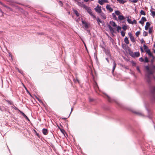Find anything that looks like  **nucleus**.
<instances>
[{
  "label": "nucleus",
  "mask_w": 155,
  "mask_h": 155,
  "mask_svg": "<svg viewBox=\"0 0 155 155\" xmlns=\"http://www.w3.org/2000/svg\"><path fill=\"white\" fill-rule=\"evenodd\" d=\"M148 27L145 26V30H148Z\"/></svg>",
  "instance_id": "a18cd8bd"
},
{
  "label": "nucleus",
  "mask_w": 155,
  "mask_h": 155,
  "mask_svg": "<svg viewBox=\"0 0 155 155\" xmlns=\"http://www.w3.org/2000/svg\"><path fill=\"white\" fill-rule=\"evenodd\" d=\"M97 21L99 25V23L101 22V20L99 18H97Z\"/></svg>",
  "instance_id": "473e14b6"
},
{
  "label": "nucleus",
  "mask_w": 155,
  "mask_h": 155,
  "mask_svg": "<svg viewBox=\"0 0 155 155\" xmlns=\"http://www.w3.org/2000/svg\"><path fill=\"white\" fill-rule=\"evenodd\" d=\"M83 41V43H84V44L85 47H86V45L85 44V43Z\"/></svg>",
  "instance_id": "4d7b16f0"
},
{
  "label": "nucleus",
  "mask_w": 155,
  "mask_h": 155,
  "mask_svg": "<svg viewBox=\"0 0 155 155\" xmlns=\"http://www.w3.org/2000/svg\"><path fill=\"white\" fill-rule=\"evenodd\" d=\"M125 42L127 44H128L129 43V41L127 38L125 37L124 39Z\"/></svg>",
  "instance_id": "4468645a"
},
{
  "label": "nucleus",
  "mask_w": 155,
  "mask_h": 155,
  "mask_svg": "<svg viewBox=\"0 0 155 155\" xmlns=\"http://www.w3.org/2000/svg\"><path fill=\"white\" fill-rule=\"evenodd\" d=\"M115 13L118 16V18L120 20H123L125 19L124 17L122 15H121L120 12L118 11H115Z\"/></svg>",
  "instance_id": "7ed1b4c3"
},
{
  "label": "nucleus",
  "mask_w": 155,
  "mask_h": 155,
  "mask_svg": "<svg viewBox=\"0 0 155 155\" xmlns=\"http://www.w3.org/2000/svg\"><path fill=\"white\" fill-rule=\"evenodd\" d=\"M116 14L115 13H113L112 14V17H113V18L115 19H117V18L116 17Z\"/></svg>",
  "instance_id": "5701e85b"
},
{
  "label": "nucleus",
  "mask_w": 155,
  "mask_h": 155,
  "mask_svg": "<svg viewBox=\"0 0 155 155\" xmlns=\"http://www.w3.org/2000/svg\"><path fill=\"white\" fill-rule=\"evenodd\" d=\"M133 65H135L136 64L134 62H133Z\"/></svg>",
  "instance_id": "5fc2aeb1"
},
{
  "label": "nucleus",
  "mask_w": 155,
  "mask_h": 155,
  "mask_svg": "<svg viewBox=\"0 0 155 155\" xmlns=\"http://www.w3.org/2000/svg\"><path fill=\"white\" fill-rule=\"evenodd\" d=\"M78 4L79 6L83 7V8H84V6H85L86 5L83 3V2H78Z\"/></svg>",
  "instance_id": "0eeeda50"
},
{
  "label": "nucleus",
  "mask_w": 155,
  "mask_h": 155,
  "mask_svg": "<svg viewBox=\"0 0 155 155\" xmlns=\"http://www.w3.org/2000/svg\"><path fill=\"white\" fill-rule=\"evenodd\" d=\"M101 13V16L103 17V18L104 19H105L106 18V16L105 15V14L104 13L101 12V13Z\"/></svg>",
  "instance_id": "4be33fe9"
},
{
  "label": "nucleus",
  "mask_w": 155,
  "mask_h": 155,
  "mask_svg": "<svg viewBox=\"0 0 155 155\" xmlns=\"http://www.w3.org/2000/svg\"><path fill=\"white\" fill-rule=\"evenodd\" d=\"M148 33L147 32L145 31H144L143 33V35L144 36H146L147 35Z\"/></svg>",
  "instance_id": "bb28decb"
},
{
  "label": "nucleus",
  "mask_w": 155,
  "mask_h": 155,
  "mask_svg": "<svg viewBox=\"0 0 155 155\" xmlns=\"http://www.w3.org/2000/svg\"><path fill=\"white\" fill-rule=\"evenodd\" d=\"M141 43H143V42H145L143 40V39H142L141 41Z\"/></svg>",
  "instance_id": "8fccbe9b"
},
{
  "label": "nucleus",
  "mask_w": 155,
  "mask_h": 155,
  "mask_svg": "<svg viewBox=\"0 0 155 155\" xmlns=\"http://www.w3.org/2000/svg\"><path fill=\"white\" fill-rule=\"evenodd\" d=\"M120 3L124 4L126 2V1L123 0H117Z\"/></svg>",
  "instance_id": "dca6fc26"
},
{
  "label": "nucleus",
  "mask_w": 155,
  "mask_h": 155,
  "mask_svg": "<svg viewBox=\"0 0 155 155\" xmlns=\"http://www.w3.org/2000/svg\"><path fill=\"white\" fill-rule=\"evenodd\" d=\"M84 8L85 9L87 12L90 14V15H91L94 18H96L95 15H94L92 13L90 7L86 5L85 6H84Z\"/></svg>",
  "instance_id": "f03ea898"
},
{
  "label": "nucleus",
  "mask_w": 155,
  "mask_h": 155,
  "mask_svg": "<svg viewBox=\"0 0 155 155\" xmlns=\"http://www.w3.org/2000/svg\"><path fill=\"white\" fill-rule=\"evenodd\" d=\"M145 68L147 73V80L148 83H150L151 81V77L150 75L153 74V70L151 68L149 67L148 66H145Z\"/></svg>",
  "instance_id": "f257e3e1"
},
{
  "label": "nucleus",
  "mask_w": 155,
  "mask_h": 155,
  "mask_svg": "<svg viewBox=\"0 0 155 155\" xmlns=\"http://www.w3.org/2000/svg\"><path fill=\"white\" fill-rule=\"evenodd\" d=\"M20 112L21 113V114L24 117H25V118H26V119H28V117H27L25 115V114L23 113V112H21V111H20Z\"/></svg>",
  "instance_id": "393cba45"
},
{
  "label": "nucleus",
  "mask_w": 155,
  "mask_h": 155,
  "mask_svg": "<svg viewBox=\"0 0 155 155\" xmlns=\"http://www.w3.org/2000/svg\"><path fill=\"white\" fill-rule=\"evenodd\" d=\"M122 28L124 30H126L127 29V26L126 25H124L122 27Z\"/></svg>",
  "instance_id": "c9c22d12"
},
{
  "label": "nucleus",
  "mask_w": 155,
  "mask_h": 155,
  "mask_svg": "<svg viewBox=\"0 0 155 155\" xmlns=\"http://www.w3.org/2000/svg\"><path fill=\"white\" fill-rule=\"evenodd\" d=\"M130 39L131 41L133 42H135V40L134 38V37L133 36L130 38Z\"/></svg>",
  "instance_id": "b1692460"
},
{
  "label": "nucleus",
  "mask_w": 155,
  "mask_h": 155,
  "mask_svg": "<svg viewBox=\"0 0 155 155\" xmlns=\"http://www.w3.org/2000/svg\"><path fill=\"white\" fill-rule=\"evenodd\" d=\"M140 50H141V51L142 52H143V48H142V47H141L140 48Z\"/></svg>",
  "instance_id": "49530a36"
},
{
  "label": "nucleus",
  "mask_w": 155,
  "mask_h": 155,
  "mask_svg": "<svg viewBox=\"0 0 155 155\" xmlns=\"http://www.w3.org/2000/svg\"><path fill=\"white\" fill-rule=\"evenodd\" d=\"M140 13L141 15H145V12L143 11V10H141L140 12Z\"/></svg>",
  "instance_id": "cd10ccee"
},
{
  "label": "nucleus",
  "mask_w": 155,
  "mask_h": 155,
  "mask_svg": "<svg viewBox=\"0 0 155 155\" xmlns=\"http://www.w3.org/2000/svg\"><path fill=\"white\" fill-rule=\"evenodd\" d=\"M108 27L111 32L112 33H114V31L112 27H111V26L110 25H108Z\"/></svg>",
  "instance_id": "6e6552de"
},
{
  "label": "nucleus",
  "mask_w": 155,
  "mask_h": 155,
  "mask_svg": "<svg viewBox=\"0 0 155 155\" xmlns=\"http://www.w3.org/2000/svg\"><path fill=\"white\" fill-rule=\"evenodd\" d=\"M146 52L148 54V55L150 56V57H152L153 58L152 54L150 52V50H147Z\"/></svg>",
  "instance_id": "1a4fd4ad"
},
{
  "label": "nucleus",
  "mask_w": 155,
  "mask_h": 155,
  "mask_svg": "<svg viewBox=\"0 0 155 155\" xmlns=\"http://www.w3.org/2000/svg\"><path fill=\"white\" fill-rule=\"evenodd\" d=\"M152 28H149V33L151 34L152 32Z\"/></svg>",
  "instance_id": "c85d7f7f"
},
{
  "label": "nucleus",
  "mask_w": 155,
  "mask_h": 155,
  "mask_svg": "<svg viewBox=\"0 0 155 155\" xmlns=\"http://www.w3.org/2000/svg\"><path fill=\"white\" fill-rule=\"evenodd\" d=\"M106 54L107 57H108L109 58H111V54H110V52L108 51H107L106 52Z\"/></svg>",
  "instance_id": "f3484780"
},
{
  "label": "nucleus",
  "mask_w": 155,
  "mask_h": 155,
  "mask_svg": "<svg viewBox=\"0 0 155 155\" xmlns=\"http://www.w3.org/2000/svg\"><path fill=\"white\" fill-rule=\"evenodd\" d=\"M139 61L141 62H143L144 61L143 59L142 58H140L139 59Z\"/></svg>",
  "instance_id": "58836bf2"
},
{
  "label": "nucleus",
  "mask_w": 155,
  "mask_h": 155,
  "mask_svg": "<svg viewBox=\"0 0 155 155\" xmlns=\"http://www.w3.org/2000/svg\"><path fill=\"white\" fill-rule=\"evenodd\" d=\"M106 60L107 61V62L109 63V60L108 59V58H106Z\"/></svg>",
  "instance_id": "09e8293b"
},
{
  "label": "nucleus",
  "mask_w": 155,
  "mask_h": 155,
  "mask_svg": "<svg viewBox=\"0 0 155 155\" xmlns=\"http://www.w3.org/2000/svg\"><path fill=\"white\" fill-rule=\"evenodd\" d=\"M121 34L123 37H124L125 35V32L124 31H122L121 32Z\"/></svg>",
  "instance_id": "c756f323"
},
{
  "label": "nucleus",
  "mask_w": 155,
  "mask_h": 155,
  "mask_svg": "<svg viewBox=\"0 0 155 155\" xmlns=\"http://www.w3.org/2000/svg\"><path fill=\"white\" fill-rule=\"evenodd\" d=\"M132 22H133V24H136L137 23V21L135 19L133 21H132Z\"/></svg>",
  "instance_id": "a19ab883"
},
{
  "label": "nucleus",
  "mask_w": 155,
  "mask_h": 155,
  "mask_svg": "<svg viewBox=\"0 0 155 155\" xmlns=\"http://www.w3.org/2000/svg\"><path fill=\"white\" fill-rule=\"evenodd\" d=\"M73 11L77 16L78 17L79 16V14L77 10H73Z\"/></svg>",
  "instance_id": "6ab92c4d"
},
{
  "label": "nucleus",
  "mask_w": 155,
  "mask_h": 155,
  "mask_svg": "<svg viewBox=\"0 0 155 155\" xmlns=\"http://www.w3.org/2000/svg\"><path fill=\"white\" fill-rule=\"evenodd\" d=\"M108 1L107 0H99L98 3L101 5H103L104 3H108Z\"/></svg>",
  "instance_id": "39448f33"
},
{
  "label": "nucleus",
  "mask_w": 155,
  "mask_h": 155,
  "mask_svg": "<svg viewBox=\"0 0 155 155\" xmlns=\"http://www.w3.org/2000/svg\"><path fill=\"white\" fill-rule=\"evenodd\" d=\"M129 16H128L127 17V21L129 24H133L132 21L129 18Z\"/></svg>",
  "instance_id": "f8f14e48"
},
{
  "label": "nucleus",
  "mask_w": 155,
  "mask_h": 155,
  "mask_svg": "<svg viewBox=\"0 0 155 155\" xmlns=\"http://www.w3.org/2000/svg\"><path fill=\"white\" fill-rule=\"evenodd\" d=\"M153 91H154L155 92V87H154L153 88Z\"/></svg>",
  "instance_id": "6e6d98bb"
},
{
  "label": "nucleus",
  "mask_w": 155,
  "mask_h": 155,
  "mask_svg": "<svg viewBox=\"0 0 155 155\" xmlns=\"http://www.w3.org/2000/svg\"><path fill=\"white\" fill-rule=\"evenodd\" d=\"M73 110V108H71V112Z\"/></svg>",
  "instance_id": "13d9d810"
},
{
  "label": "nucleus",
  "mask_w": 155,
  "mask_h": 155,
  "mask_svg": "<svg viewBox=\"0 0 155 155\" xmlns=\"http://www.w3.org/2000/svg\"><path fill=\"white\" fill-rule=\"evenodd\" d=\"M7 101L8 102V103L10 104H12V102L11 101Z\"/></svg>",
  "instance_id": "c03bdc74"
},
{
  "label": "nucleus",
  "mask_w": 155,
  "mask_h": 155,
  "mask_svg": "<svg viewBox=\"0 0 155 155\" xmlns=\"http://www.w3.org/2000/svg\"><path fill=\"white\" fill-rule=\"evenodd\" d=\"M141 20H142L143 22L147 21L145 17H142Z\"/></svg>",
  "instance_id": "a878e982"
},
{
  "label": "nucleus",
  "mask_w": 155,
  "mask_h": 155,
  "mask_svg": "<svg viewBox=\"0 0 155 155\" xmlns=\"http://www.w3.org/2000/svg\"><path fill=\"white\" fill-rule=\"evenodd\" d=\"M59 4H60L61 5H62V2H61V1H59Z\"/></svg>",
  "instance_id": "3c124183"
},
{
  "label": "nucleus",
  "mask_w": 155,
  "mask_h": 155,
  "mask_svg": "<svg viewBox=\"0 0 155 155\" xmlns=\"http://www.w3.org/2000/svg\"><path fill=\"white\" fill-rule=\"evenodd\" d=\"M140 34V32L139 31H137L135 33L137 37H138L139 35Z\"/></svg>",
  "instance_id": "f704fd0d"
},
{
  "label": "nucleus",
  "mask_w": 155,
  "mask_h": 155,
  "mask_svg": "<svg viewBox=\"0 0 155 155\" xmlns=\"http://www.w3.org/2000/svg\"><path fill=\"white\" fill-rule=\"evenodd\" d=\"M135 113L136 114H138V115H142V114L141 113H140V112H136Z\"/></svg>",
  "instance_id": "ea45409f"
},
{
  "label": "nucleus",
  "mask_w": 155,
  "mask_h": 155,
  "mask_svg": "<svg viewBox=\"0 0 155 155\" xmlns=\"http://www.w3.org/2000/svg\"><path fill=\"white\" fill-rule=\"evenodd\" d=\"M94 9L96 12L98 13H101V12H102V11L101 9V7L98 5H97V6Z\"/></svg>",
  "instance_id": "20e7f679"
},
{
  "label": "nucleus",
  "mask_w": 155,
  "mask_h": 155,
  "mask_svg": "<svg viewBox=\"0 0 155 155\" xmlns=\"http://www.w3.org/2000/svg\"><path fill=\"white\" fill-rule=\"evenodd\" d=\"M107 96L108 98L109 101L110 102H111V101H110V98L107 95Z\"/></svg>",
  "instance_id": "de8ad7c7"
},
{
  "label": "nucleus",
  "mask_w": 155,
  "mask_h": 155,
  "mask_svg": "<svg viewBox=\"0 0 155 155\" xmlns=\"http://www.w3.org/2000/svg\"><path fill=\"white\" fill-rule=\"evenodd\" d=\"M82 24L84 25V26L85 28H88V26L87 23L85 21H84L83 20H82Z\"/></svg>",
  "instance_id": "9d476101"
},
{
  "label": "nucleus",
  "mask_w": 155,
  "mask_h": 155,
  "mask_svg": "<svg viewBox=\"0 0 155 155\" xmlns=\"http://www.w3.org/2000/svg\"><path fill=\"white\" fill-rule=\"evenodd\" d=\"M4 6H5V7H6L7 8H8V9H9L11 10H12V9H11V8L8 7H7V6H6L5 5Z\"/></svg>",
  "instance_id": "603ef678"
},
{
  "label": "nucleus",
  "mask_w": 155,
  "mask_h": 155,
  "mask_svg": "<svg viewBox=\"0 0 155 155\" xmlns=\"http://www.w3.org/2000/svg\"><path fill=\"white\" fill-rule=\"evenodd\" d=\"M121 28L119 26H117V30L119 32L121 30Z\"/></svg>",
  "instance_id": "72a5a7b5"
},
{
  "label": "nucleus",
  "mask_w": 155,
  "mask_h": 155,
  "mask_svg": "<svg viewBox=\"0 0 155 155\" xmlns=\"http://www.w3.org/2000/svg\"><path fill=\"white\" fill-rule=\"evenodd\" d=\"M113 69H112V72H114V71L115 70V69L116 68V64L114 61L113 63Z\"/></svg>",
  "instance_id": "ddd939ff"
},
{
  "label": "nucleus",
  "mask_w": 155,
  "mask_h": 155,
  "mask_svg": "<svg viewBox=\"0 0 155 155\" xmlns=\"http://www.w3.org/2000/svg\"><path fill=\"white\" fill-rule=\"evenodd\" d=\"M0 11L1 12H2V10H0Z\"/></svg>",
  "instance_id": "0e129e2a"
},
{
  "label": "nucleus",
  "mask_w": 155,
  "mask_h": 155,
  "mask_svg": "<svg viewBox=\"0 0 155 155\" xmlns=\"http://www.w3.org/2000/svg\"><path fill=\"white\" fill-rule=\"evenodd\" d=\"M139 22L142 25L144 23V22L141 20L139 21Z\"/></svg>",
  "instance_id": "37998d69"
},
{
  "label": "nucleus",
  "mask_w": 155,
  "mask_h": 155,
  "mask_svg": "<svg viewBox=\"0 0 155 155\" xmlns=\"http://www.w3.org/2000/svg\"><path fill=\"white\" fill-rule=\"evenodd\" d=\"M106 9L110 11V12H112L113 11V9L110 7L109 5H107L106 6Z\"/></svg>",
  "instance_id": "423d86ee"
},
{
  "label": "nucleus",
  "mask_w": 155,
  "mask_h": 155,
  "mask_svg": "<svg viewBox=\"0 0 155 155\" xmlns=\"http://www.w3.org/2000/svg\"><path fill=\"white\" fill-rule=\"evenodd\" d=\"M110 26H112L113 27H116L117 25L115 22L113 21H110Z\"/></svg>",
  "instance_id": "9b49d317"
},
{
  "label": "nucleus",
  "mask_w": 155,
  "mask_h": 155,
  "mask_svg": "<svg viewBox=\"0 0 155 155\" xmlns=\"http://www.w3.org/2000/svg\"><path fill=\"white\" fill-rule=\"evenodd\" d=\"M153 78H154V79L155 80V77L153 76Z\"/></svg>",
  "instance_id": "052dcab7"
},
{
  "label": "nucleus",
  "mask_w": 155,
  "mask_h": 155,
  "mask_svg": "<svg viewBox=\"0 0 155 155\" xmlns=\"http://www.w3.org/2000/svg\"><path fill=\"white\" fill-rule=\"evenodd\" d=\"M143 47L146 52L147 51V50H149V49H148V47L145 44L143 45Z\"/></svg>",
  "instance_id": "412c9836"
},
{
  "label": "nucleus",
  "mask_w": 155,
  "mask_h": 155,
  "mask_svg": "<svg viewBox=\"0 0 155 155\" xmlns=\"http://www.w3.org/2000/svg\"><path fill=\"white\" fill-rule=\"evenodd\" d=\"M128 35H129V37H130V38L131 37H132L133 36L132 35V34L131 33H130V32L128 33Z\"/></svg>",
  "instance_id": "e433bc0d"
},
{
  "label": "nucleus",
  "mask_w": 155,
  "mask_h": 155,
  "mask_svg": "<svg viewBox=\"0 0 155 155\" xmlns=\"http://www.w3.org/2000/svg\"><path fill=\"white\" fill-rule=\"evenodd\" d=\"M130 1L133 3H137L138 1V0H130Z\"/></svg>",
  "instance_id": "2f4dec72"
},
{
  "label": "nucleus",
  "mask_w": 155,
  "mask_h": 155,
  "mask_svg": "<svg viewBox=\"0 0 155 155\" xmlns=\"http://www.w3.org/2000/svg\"><path fill=\"white\" fill-rule=\"evenodd\" d=\"M134 55L135 57H138L140 56V53L139 52H135Z\"/></svg>",
  "instance_id": "a211bd4d"
},
{
  "label": "nucleus",
  "mask_w": 155,
  "mask_h": 155,
  "mask_svg": "<svg viewBox=\"0 0 155 155\" xmlns=\"http://www.w3.org/2000/svg\"><path fill=\"white\" fill-rule=\"evenodd\" d=\"M154 48H155V44H154Z\"/></svg>",
  "instance_id": "e2e57ef3"
},
{
  "label": "nucleus",
  "mask_w": 155,
  "mask_h": 155,
  "mask_svg": "<svg viewBox=\"0 0 155 155\" xmlns=\"http://www.w3.org/2000/svg\"><path fill=\"white\" fill-rule=\"evenodd\" d=\"M89 0H84V1L85 2H87L88 1H89Z\"/></svg>",
  "instance_id": "864d4df0"
},
{
  "label": "nucleus",
  "mask_w": 155,
  "mask_h": 155,
  "mask_svg": "<svg viewBox=\"0 0 155 155\" xmlns=\"http://www.w3.org/2000/svg\"><path fill=\"white\" fill-rule=\"evenodd\" d=\"M149 61L147 57H146L144 58V62H145L147 63Z\"/></svg>",
  "instance_id": "7c9ffc66"
},
{
  "label": "nucleus",
  "mask_w": 155,
  "mask_h": 155,
  "mask_svg": "<svg viewBox=\"0 0 155 155\" xmlns=\"http://www.w3.org/2000/svg\"><path fill=\"white\" fill-rule=\"evenodd\" d=\"M150 12L152 14V16L154 17L155 16V12L152 11V10H150Z\"/></svg>",
  "instance_id": "aec40b11"
},
{
  "label": "nucleus",
  "mask_w": 155,
  "mask_h": 155,
  "mask_svg": "<svg viewBox=\"0 0 155 155\" xmlns=\"http://www.w3.org/2000/svg\"><path fill=\"white\" fill-rule=\"evenodd\" d=\"M38 100L39 101H40V99H39L38 98Z\"/></svg>",
  "instance_id": "bf43d9fd"
},
{
  "label": "nucleus",
  "mask_w": 155,
  "mask_h": 155,
  "mask_svg": "<svg viewBox=\"0 0 155 155\" xmlns=\"http://www.w3.org/2000/svg\"><path fill=\"white\" fill-rule=\"evenodd\" d=\"M62 119H66V118H62Z\"/></svg>",
  "instance_id": "680f3d73"
},
{
  "label": "nucleus",
  "mask_w": 155,
  "mask_h": 155,
  "mask_svg": "<svg viewBox=\"0 0 155 155\" xmlns=\"http://www.w3.org/2000/svg\"><path fill=\"white\" fill-rule=\"evenodd\" d=\"M42 132L45 135H46L48 133L47 130L46 129H43L42 130Z\"/></svg>",
  "instance_id": "2eb2a0df"
},
{
  "label": "nucleus",
  "mask_w": 155,
  "mask_h": 155,
  "mask_svg": "<svg viewBox=\"0 0 155 155\" xmlns=\"http://www.w3.org/2000/svg\"><path fill=\"white\" fill-rule=\"evenodd\" d=\"M137 69L138 71L139 72H140V70L138 66L137 67Z\"/></svg>",
  "instance_id": "79ce46f5"
},
{
  "label": "nucleus",
  "mask_w": 155,
  "mask_h": 155,
  "mask_svg": "<svg viewBox=\"0 0 155 155\" xmlns=\"http://www.w3.org/2000/svg\"><path fill=\"white\" fill-rule=\"evenodd\" d=\"M150 24L149 22H147L146 23V25L145 26L149 27L150 26Z\"/></svg>",
  "instance_id": "4c0bfd02"
}]
</instances>
